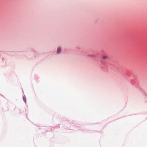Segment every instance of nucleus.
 <instances>
[{"label":"nucleus","mask_w":147,"mask_h":147,"mask_svg":"<svg viewBox=\"0 0 147 147\" xmlns=\"http://www.w3.org/2000/svg\"><path fill=\"white\" fill-rule=\"evenodd\" d=\"M61 51V49L60 48H58L57 51V53H59Z\"/></svg>","instance_id":"1"},{"label":"nucleus","mask_w":147,"mask_h":147,"mask_svg":"<svg viewBox=\"0 0 147 147\" xmlns=\"http://www.w3.org/2000/svg\"><path fill=\"white\" fill-rule=\"evenodd\" d=\"M102 59H106L108 58V57L107 56L105 55H104L102 57Z\"/></svg>","instance_id":"2"},{"label":"nucleus","mask_w":147,"mask_h":147,"mask_svg":"<svg viewBox=\"0 0 147 147\" xmlns=\"http://www.w3.org/2000/svg\"><path fill=\"white\" fill-rule=\"evenodd\" d=\"M23 100L24 101V102H26V96H24L23 97Z\"/></svg>","instance_id":"3"},{"label":"nucleus","mask_w":147,"mask_h":147,"mask_svg":"<svg viewBox=\"0 0 147 147\" xmlns=\"http://www.w3.org/2000/svg\"><path fill=\"white\" fill-rule=\"evenodd\" d=\"M92 57H95L94 56V55H92Z\"/></svg>","instance_id":"4"}]
</instances>
